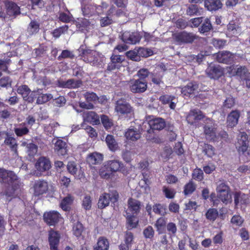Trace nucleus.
<instances>
[{"mask_svg":"<svg viewBox=\"0 0 250 250\" xmlns=\"http://www.w3.org/2000/svg\"><path fill=\"white\" fill-rule=\"evenodd\" d=\"M0 180L4 184L6 188L3 195H5L8 197L12 196L15 191L21 186L17 176L13 171H8L3 168H0Z\"/></svg>","mask_w":250,"mask_h":250,"instance_id":"1","label":"nucleus"},{"mask_svg":"<svg viewBox=\"0 0 250 250\" xmlns=\"http://www.w3.org/2000/svg\"><path fill=\"white\" fill-rule=\"evenodd\" d=\"M206 125L204 126V133L208 140L216 142L220 138H227L228 134L225 131H222L219 133H217L216 125L214 122L210 119L206 120Z\"/></svg>","mask_w":250,"mask_h":250,"instance_id":"2","label":"nucleus"},{"mask_svg":"<svg viewBox=\"0 0 250 250\" xmlns=\"http://www.w3.org/2000/svg\"><path fill=\"white\" fill-rule=\"evenodd\" d=\"M237 140L236 148L240 157L244 162H247L250 157L248 136L245 132H240L237 136Z\"/></svg>","mask_w":250,"mask_h":250,"instance_id":"3","label":"nucleus"},{"mask_svg":"<svg viewBox=\"0 0 250 250\" xmlns=\"http://www.w3.org/2000/svg\"><path fill=\"white\" fill-rule=\"evenodd\" d=\"M82 57L85 62L99 67H102L103 63L105 62V58L102 54L89 49L83 50Z\"/></svg>","mask_w":250,"mask_h":250,"instance_id":"4","label":"nucleus"},{"mask_svg":"<svg viewBox=\"0 0 250 250\" xmlns=\"http://www.w3.org/2000/svg\"><path fill=\"white\" fill-rule=\"evenodd\" d=\"M119 195L116 190H114L110 193H104L99 197L98 203V208H104L107 207L110 202L113 203L118 201Z\"/></svg>","mask_w":250,"mask_h":250,"instance_id":"5","label":"nucleus"},{"mask_svg":"<svg viewBox=\"0 0 250 250\" xmlns=\"http://www.w3.org/2000/svg\"><path fill=\"white\" fill-rule=\"evenodd\" d=\"M115 111L119 116H127L133 113V109L126 101L121 99L116 102Z\"/></svg>","mask_w":250,"mask_h":250,"instance_id":"6","label":"nucleus"},{"mask_svg":"<svg viewBox=\"0 0 250 250\" xmlns=\"http://www.w3.org/2000/svg\"><path fill=\"white\" fill-rule=\"evenodd\" d=\"M130 90L134 93H143L147 88V83L145 80L132 79L128 83Z\"/></svg>","mask_w":250,"mask_h":250,"instance_id":"7","label":"nucleus"},{"mask_svg":"<svg viewBox=\"0 0 250 250\" xmlns=\"http://www.w3.org/2000/svg\"><path fill=\"white\" fill-rule=\"evenodd\" d=\"M206 72L210 78L218 79L224 74V69L220 65L211 63L206 70Z\"/></svg>","mask_w":250,"mask_h":250,"instance_id":"8","label":"nucleus"},{"mask_svg":"<svg viewBox=\"0 0 250 250\" xmlns=\"http://www.w3.org/2000/svg\"><path fill=\"white\" fill-rule=\"evenodd\" d=\"M17 92L22 96L25 101L29 103L33 102L37 95L36 91L31 92L28 86L26 85H21L19 86Z\"/></svg>","mask_w":250,"mask_h":250,"instance_id":"9","label":"nucleus"},{"mask_svg":"<svg viewBox=\"0 0 250 250\" xmlns=\"http://www.w3.org/2000/svg\"><path fill=\"white\" fill-rule=\"evenodd\" d=\"M173 38L178 44L190 43L195 39V36L193 34L186 32L176 33L173 35Z\"/></svg>","mask_w":250,"mask_h":250,"instance_id":"10","label":"nucleus"},{"mask_svg":"<svg viewBox=\"0 0 250 250\" xmlns=\"http://www.w3.org/2000/svg\"><path fill=\"white\" fill-rule=\"evenodd\" d=\"M141 36L139 33L130 32L125 31L123 33L122 39L124 42L128 44H134L139 42L141 40Z\"/></svg>","mask_w":250,"mask_h":250,"instance_id":"11","label":"nucleus"},{"mask_svg":"<svg viewBox=\"0 0 250 250\" xmlns=\"http://www.w3.org/2000/svg\"><path fill=\"white\" fill-rule=\"evenodd\" d=\"M125 57L121 55L113 54L110 57V62L108 64L107 70L109 71L118 69L122 66Z\"/></svg>","mask_w":250,"mask_h":250,"instance_id":"12","label":"nucleus"},{"mask_svg":"<svg viewBox=\"0 0 250 250\" xmlns=\"http://www.w3.org/2000/svg\"><path fill=\"white\" fill-rule=\"evenodd\" d=\"M34 195L40 196L45 193L48 189V183L44 180L36 181L33 185Z\"/></svg>","mask_w":250,"mask_h":250,"instance_id":"13","label":"nucleus"},{"mask_svg":"<svg viewBox=\"0 0 250 250\" xmlns=\"http://www.w3.org/2000/svg\"><path fill=\"white\" fill-rule=\"evenodd\" d=\"M60 218L61 215L56 211L45 212L43 214L44 221L50 226H54Z\"/></svg>","mask_w":250,"mask_h":250,"instance_id":"14","label":"nucleus"},{"mask_svg":"<svg viewBox=\"0 0 250 250\" xmlns=\"http://www.w3.org/2000/svg\"><path fill=\"white\" fill-rule=\"evenodd\" d=\"M234 54L227 51H220L216 54V60L221 63H229L233 61Z\"/></svg>","mask_w":250,"mask_h":250,"instance_id":"15","label":"nucleus"},{"mask_svg":"<svg viewBox=\"0 0 250 250\" xmlns=\"http://www.w3.org/2000/svg\"><path fill=\"white\" fill-rule=\"evenodd\" d=\"M60 234L53 230L49 232L48 240L50 250H58V246L60 241Z\"/></svg>","mask_w":250,"mask_h":250,"instance_id":"16","label":"nucleus"},{"mask_svg":"<svg viewBox=\"0 0 250 250\" xmlns=\"http://www.w3.org/2000/svg\"><path fill=\"white\" fill-rule=\"evenodd\" d=\"M204 117V115L200 110L193 109L190 111L187 116V120L189 124L193 125L198 121L203 119Z\"/></svg>","mask_w":250,"mask_h":250,"instance_id":"17","label":"nucleus"},{"mask_svg":"<svg viewBox=\"0 0 250 250\" xmlns=\"http://www.w3.org/2000/svg\"><path fill=\"white\" fill-rule=\"evenodd\" d=\"M198 84L195 82L189 83L186 86L181 88V92L184 96L189 97L197 91Z\"/></svg>","mask_w":250,"mask_h":250,"instance_id":"18","label":"nucleus"},{"mask_svg":"<svg viewBox=\"0 0 250 250\" xmlns=\"http://www.w3.org/2000/svg\"><path fill=\"white\" fill-rule=\"evenodd\" d=\"M35 167L38 170L41 172L48 170L51 167L50 161L46 157H41L36 163Z\"/></svg>","mask_w":250,"mask_h":250,"instance_id":"19","label":"nucleus"},{"mask_svg":"<svg viewBox=\"0 0 250 250\" xmlns=\"http://www.w3.org/2000/svg\"><path fill=\"white\" fill-rule=\"evenodd\" d=\"M54 144V151L58 155L64 156L66 154L67 146L64 141L61 139H57Z\"/></svg>","mask_w":250,"mask_h":250,"instance_id":"20","label":"nucleus"},{"mask_svg":"<svg viewBox=\"0 0 250 250\" xmlns=\"http://www.w3.org/2000/svg\"><path fill=\"white\" fill-rule=\"evenodd\" d=\"M84 122H88L92 125H98L100 123L99 116L94 111H87L83 114Z\"/></svg>","mask_w":250,"mask_h":250,"instance_id":"21","label":"nucleus"},{"mask_svg":"<svg viewBox=\"0 0 250 250\" xmlns=\"http://www.w3.org/2000/svg\"><path fill=\"white\" fill-rule=\"evenodd\" d=\"M81 84L80 81H76L74 79H69L66 81L58 80L57 85L61 88H75L80 86Z\"/></svg>","mask_w":250,"mask_h":250,"instance_id":"22","label":"nucleus"},{"mask_svg":"<svg viewBox=\"0 0 250 250\" xmlns=\"http://www.w3.org/2000/svg\"><path fill=\"white\" fill-rule=\"evenodd\" d=\"M240 112L238 110H233L230 112L227 117V123L228 126L233 127L236 126L238 122Z\"/></svg>","mask_w":250,"mask_h":250,"instance_id":"23","label":"nucleus"},{"mask_svg":"<svg viewBox=\"0 0 250 250\" xmlns=\"http://www.w3.org/2000/svg\"><path fill=\"white\" fill-rule=\"evenodd\" d=\"M204 6L208 11H217L221 9L223 4L220 0H205Z\"/></svg>","mask_w":250,"mask_h":250,"instance_id":"24","label":"nucleus"},{"mask_svg":"<svg viewBox=\"0 0 250 250\" xmlns=\"http://www.w3.org/2000/svg\"><path fill=\"white\" fill-rule=\"evenodd\" d=\"M141 203L135 199L130 198L128 200V212L130 214H137L140 210Z\"/></svg>","mask_w":250,"mask_h":250,"instance_id":"25","label":"nucleus"},{"mask_svg":"<svg viewBox=\"0 0 250 250\" xmlns=\"http://www.w3.org/2000/svg\"><path fill=\"white\" fill-rule=\"evenodd\" d=\"M107 170L113 172L119 171L123 167V164L118 160H109L104 166Z\"/></svg>","mask_w":250,"mask_h":250,"instance_id":"26","label":"nucleus"},{"mask_svg":"<svg viewBox=\"0 0 250 250\" xmlns=\"http://www.w3.org/2000/svg\"><path fill=\"white\" fill-rule=\"evenodd\" d=\"M150 127L153 130H161L165 126V122L164 119L161 118H155L148 121Z\"/></svg>","mask_w":250,"mask_h":250,"instance_id":"27","label":"nucleus"},{"mask_svg":"<svg viewBox=\"0 0 250 250\" xmlns=\"http://www.w3.org/2000/svg\"><path fill=\"white\" fill-rule=\"evenodd\" d=\"M125 136L128 141H135L141 137V134L137 128H128L125 132Z\"/></svg>","mask_w":250,"mask_h":250,"instance_id":"28","label":"nucleus"},{"mask_svg":"<svg viewBox=\"0 0 250 250\" xmlns=\"http://www.w3.org/2000/svg\"><path fill=\"white\" fill-rule=\"evenodd\" d=\"M7 14L9 16H16L20 14V7L13 2H8L4 6Z\"/></svg>","mask_w":250,"mask_h":250,"instance_id":"29","label":"nucleus"},{"mask_svg":"<svg viewBox=\"0 0 250 250\" xmlns=\"http://www.w3.org/2000/svg\"><path fill=\"white\" fill-rule=\"evenodd\" d=\"M77 215H74L72 216V218H71V221L72 222L73 225V232L74 234L77 236H80L83 230V225L78 221H75L77 220Z\"/></svg>","mask_w":250,"mask_h":250,"instance_id":"30","label":"nucleus"},{"mask_svg":"<svg viewBox=\"0 0 250 250\" xmlns=\"http://www.w3.org/2000/svg\"><path fill=\"white\" fill-rule=\"evenodd\" d=\"M103 159L102 154L94 152L88 155L87 157V162L90 165H96L100 163Z\"/></svg>","mask_w":250,"mask_h":250,"instance_id":"31","label":"nucleus"},{"mask_svg":"<svg viewBox=\"0 0 250 250\" xmlns=\"http://www.w3.org/2000/svg\"><path fill=\"white\" fill-rule=\"evenodd\" d=\"M60 7L62 6V9L60 10L59 20L63 22H68L71 20V15L67 10L65 6L62 3L60 4Z\"/></svg>","mask_w":250,"mask_h":250,"instance_id":"32","label":"nucleus"},{"mask_svg":"<svg viewBox=\"0 0 250 250\" xmlns=\"http://www.w3.org/2000/svg\"><path fill=\"white\" fill-rule=\"evenodd\" d=\"M234 198V203L236 206L245 204L249 201L248 195L241 192H235Z\"/></svg>","mask_w":250,"mask_h":250,"instance_id":"33","label":"nucleus"},{"mask_svg":"<svg viewBox=\"0 0 250 250\" xmlns=\"http://www.w3.org/2000/svg\"><path fill=\"white\" fill-rule=\"evenodd\" d=\"M140 167L142 169V175L143 179H142L145 184L148 186L149 184L148 179L149 171L147 169L148 167V163L147 161H143L140 162L139 164Z\"/></svg>","mask_w":250,"mask_h":250,"instance_id":"34","label":"nucleus"},{"mask_svg":"<svg viewBox=\"0 0 250 250\" xmlns=\"http://www.w3.org/2000/svg\"><path fill=\"white\" fill-rule=\"evenodd\" d=\"M109 242L104 237L99 238L96 245L94 248V250H108L109 248Z\"/></svg>","mask_w":250,"mask_h":250,"instance_id":"35","label":"nucleus"},{"mask_svg":"<svg viewBox=\"0 0 250 250\" xmlns=\"http://www.w3.org/2000/svg\"><path fill=\"white\" fill-rule=\"evenodd\" d=\"M105 142L110 150L115 151L118 149V145L113 136L107 135L105 138Z\"/></svg>","mask_w":250,"mask_h":250,"instance_id":"36","label":"nucleus"},{"mask_svg":"<svg viewBox=\"0 0 250 250\" xmlns=\"http://www.w3.org/2000/svg\"><path fill=\"white\" fill-rule=\"evenodd\" d=\"M73 200L74 198L71 195H68L62 200L60 203L61 208L64 211L69 210Z\"/></svg>","mask_w":250,"mask_h":250,"instance_id":"37","label":"nucleus"},{"mask_svg":"<svg viewBox=\"0 0 250 250\" xmlns=\"http://www.w3.org/2000/svg\"><path fill=\"white\" fill-rule=\"evenodd\" d=\"M10 108L3 103L0 102V118L6 119L11 115Z\"/></svg>","mask_w":250,"mask_h":250,"instance_id":"38","label":"nucleus"},{"mask_svg":"<svg viewBox=\"0 0 250 250\" xmlns=\"http://www.w3.org/2000/svg\"><path fill=\"white\" fill-rule=\"evenodd\" d=\"M127 228L131 229L137 227L138 223V219L134 215H131L129 212H126Z\"/></svg>","mask_w":250,"mask_h":250,"instance_id":"39","label":"nucleus"},{"mask_svg":"<svg viewBox=\"0 0 250 250\" xmlns=\"http://www.w3.org/2000/svg\"><path fill=\"white\" fill-rule=\"evenodd\" d=\"M25 125V123H21L14 128V132L17 136H22L28 133L29 129Z\"/></svg>","mask_w":250,"mask_h":250,"instance_id":"40","label":"nucleus"},{"mask_svg":"<svg viewBox=\"0 0 250 250\" xmlns=\"http://www.w3.org/2000/svg\"><path fill=\"white\" fill-rule=\"evenodd\" d=\"M203 11L202 8H199L196 5L191 4L188 7L187 13L189 16L201 15Z\"/></svg>","mask_w":250,"mask_h":250,"instance_id":"41","label":"nucleus"},{"mask_svg":"<svg viewBox=\"0 0 250 250\" xmlns=\"http://www.w3.org/2000/svg\"><path fill=\"white\" fill-rule=\"evenodd\" d=\"M82 10L84 16L89 17L94 15L95 5L90 4L84 5L83 3H82Z\"/></svg>","mask_w":250,"mask_h":250,"instance_id":"42","label":"nucleus"},{"mask_svg":"<svg viewBox=\"0 0 250 250\" xmlns=\"http://www.w3.org/2000/svg\"><path fill=\"white\" fill-rule=\"evenodd\" d=\"M4 143L10 146L11 150L16 154L17 153V144L16 140L11 136H8L5 138Z\"/></svg>","mask_w":250,"mask_h":250,"instance_id":"43","label":"nucleus"},{"mask_svg":"<svg viewBox=\"0 0 250 250\" xmlns=\"http://www.w3.org/2000/svg\"><path fill=\"white\" fill-rule=\"evenodd\" d=\"M36 92L37 93V95L35 97V99L37 97V103L38 104H42L45 103L53 98V96L51 94H39L38 92Z\"/></svg>","mask_w":250,"mask_h":250,"instance_id":"44","label":"nucleus"},{"mask_svg":"<svg viewBox=\"0 0 250 250\" xmlns=\"http://www.w3.org/2000/svg\"><path fill=\"white\" fill-rule=\"evenodd\" d=\"M153 211L156 214L162 216H164L167 214L166 206L161 204H155L153 207Z\"/></svg>","mask_w":250,"mask_h":250,"instance_id":"45","label":"nucleus"},{"mask_svg":"<svg viewBox=\"0 0 250 250\" xmlns=\"http://www.w3.org/2000/svg\"><path fill=\"white\" fill-rule=\"evenodd\" d=\"M166 229L168 234L170 237H174L176 235L177 228L176 225L173 222H169L166 225Z\"/></svg>","mask_w":250,"mask_h":250,"instance_id":"46","label":"nucleus"},{"mask_svg":"<svg viewBox=\"0 0 250 250\" xmlns=\"http://www.w3.org/2000/svg\"><path fill=\"white\" fill-rule=\"evenodd\" d=\"M249 74L246 67L238 65L236 76H239L242 80H244Z\"/></svg>","mask_w":250,"mask_h":250,"instance_id":"47","label":"nucleus"},{"mask_svg":"<svg viewBox=\"0 0 250 250\" xmlns=\"http://www.w3.org/2000/svg\"><path fill=\"white\" fill-rule=\"evenodd\" d=\"M212 29V25L209 19L207 18L202 26L199 28V30L201 33H205Z\"/></svg>","mask_w":250,"mask_h":250,"instance_id":"48","label":"nucleus"},{"mask_svg":"<svg viewBox=\"0 0 250 250\" xmlns=\"http://www.w3.org/2000/svg\"><path fill=\"white\" fill-rule=\"evenodd\" d=\"M217 197L220 200L225 204H228L231 201V196L229 192H218Z\"/></svg>","mask_w":250,"mask_h":250,"instance_id":"49","label":"nucleus"},{"mask_svg":"<svg viewBox=\"0 0 250 250\" xmlns=\"http://www.w3.org/2000/svg\"><path fill=\"white\" fill-rule=\"evenodd\" d=\"M196 189V186L192 181H189L185 187L183 192L185 195L192 194Z\"/></svg>","mask_w":250,"mask_h":250,"instance_id":"50","label":"nucleus"},{"mask_svg":"<svg viewBox=\"0 0 250 250\" xmlns=\"http://www.w3.org/2000/svg\"><path fill=\"white\" fill-rule=\"evenodd\" d=\"M163 192L166 198L173 199L174 198L176 191L174 189L164 186L163 187Z\"/></svg>","mask_w":250,"mask_h":250,"instance_id":"51","label":"nucleus"},{"mask_svg":"<svg viewBox=\"0 0 250 250\" xmlns=\"http://www.w3.org/2000/svg\"><path fill=\"white\" fill-rule=\"evenodd\" d=\"M218 215V211L215 208H209L206 214L207 218L210 221H214Z\"/></svg>","mask_w":250,"mask_h":250,"instance_id":"52","label":"nucleus"},{"mask_svg":"<svg viewBox=\"0 0 250 250\" xmlns=\"http://www.w3.org/2000/svg\"><path fill=\"white\" fill-rule=\"evenodd\" d=\"M39 30V24L35 21H31L29 27L28 32L30 34L32 35L37 33Z\"/></svg>","mask_w":250,"mask_h":250,"instance_id":"53","label":"nucleus"},{"mask_svg":"<svg viewBox=\"0 0 250 250\" xmlns=\"http://www.w3.org/2000/svg\"><path fill=\"white\" fill-rule=\"evenodd\" d=\"M68 26L65 25L58 28L55 29L52 32V35L54 37L57 38H59L61 34L64 33L68 29Z\"/></svg>","mask_w":250,"mask_h":250,"instance_id":"54","label":"nucleus"},{"mask_svg":"<svg viewBox=\"0 0 250 250\" xmlns=\"http://www.w3.org/2000/svg\"><path fill=\"white\" fill-rule=\"evenodd\" d=\"M230 222L234 226L240 227L244 222V219L240 215H235L232 217Z\"/></svg>","mask_w":250,"mask_h":250,"instance_id":"55","label":"nucleus"},{"mask_svg":"<svg viewBox=\"0 0 250 250\" xmlns=\"http://www.w3.org/2000/svg\"><path fill=\"white\" fill-rule=\"evenodd\" d=\"M108 4L105 2H102L101 5H95L94 15L103 14L107 9Z\"/></svg>","mask_w":250,"mask_h":250,"instance_id":"56","label":"nucleus"},{"mask_svg":"<svg viewBox=\"0 0 250 250\" xmlns=\"http://www.w3.org/2000/svg\"><path fill=\"white\" fill-rule=\"evenodd\" d=\"M101 121L103 125L106 130L110 129L113 125L112 121L106 115H104L101 116Z\"/></svg>","mask_w":250,"mask_h":250,"instance_id":"57","label":"nucleus"},{"mask_svg":"<svg viewBox=\"0 0 250 250\" xmlns=\"http://www.w3.org/2000/svg\"><path fill=\"white\" fill-rule=\"evenodd\" d=\"M12 80L8 76H4L0 79V86L9 87L11 86Z\"/></svg>","mask_w":250,"mask_h":250,"instance_id":"58","label":"nucleus"},{"mask_svg":"<svg viewBox=\"0 0 250 250\" xmlns=\"http://www.w3.org/2000/svg\"><path fill=\"white\" fill-rule=\"evenodd\" d=\"M203 151L208 157H212L215 154L214 148L208 144H205Z\"/></svg>","mask_w":250,"mask_h":250,"instance_id":"59","label":"nucleus"},{"mask_svg":"<svg viewBox=\"0 0 250 250\" xmlns=\"http://www.w3.org/2000/svg\"><path fill=\"white\" fill-rule=\"evenodd\" d=\"M126 56L127 57L132 61H140L139 56L138 54L137 49L134 50H130L126 52Z\"/></svg>","mask_w":250,"mask_h":250,"instance_id":"60","label":"nucleus"},{"mask_svg":"<svg viewBox=\"0 0 250 250\" xmlns=\"http://www.w3.org/2000/svg\"><path fill=\"white\" fill-rule=\"evenodd\" d=\"M84 97L87 102H96L99 100L98 96L93 92H86Z\"/></svg>","mask_w":250,"mask_h":250,"instance_id":"61","label":"nucleus"},{"mask_svg":"<svg viewBox=\"0 0 250 250\" xmlns=\"http://www.w3.org/2000/svg\"><path fill=\"white\" fill-rule=\"evenodd\" d=\"M167 218H159L156 222L155 227L158 231H160L164 227L166 226Z\"/></svg>","mask_w":250,"mask_h":250,"instance_id":"62","label":"nucleus"},{"mask_svg":"<svg viewBox=\"0 0 250 250\" xmlns=\"http://www.w3.org/2000/svg\"><path fill=\"white\" fill-rule=\"evenodd\" d=\"M83 207L86 210L91 208L92 206V200L89 196H85L83 200Z\"/></svg>","mask_w":250,"mask_h":250,"instance_id":"63","label":"nucleus"},{"mask_svg":"<svg viewBox=\"0 0 250 250\" xmlns=\"http://www.w3.org/2000/svg\"><path fill=\"white\" fill-rule=\"evenodd\" d=\"M192 177L196 180L201 181L203 179V171L199 168L195 169L192 173Z\"/></svg>","mask_w":250,"mask_h":250,"instance_id":"64","label":"nucleus"}]
</instances>
